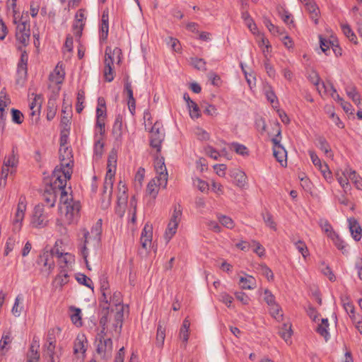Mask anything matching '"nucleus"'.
Segmentation results:
<instances>
[{
  "instance_id": "obj_28",
  "label": "nucleus",
  "mask_w": 362,
  "mask_h": 362,
  "mask_svg": "<svg viewBox=\"0 0 362 362\" xmlns=\"http://www.w3.org/2000/svg\"><path fill=\"white\" fill-rule=\"evenodd\" d=\"M70 309L72 311V313L71 314V320L72 322L77 327L81 326L82 321L81 309L75 307H71Z\"/></svg>"
},
{
  "instance_id": "obj_26",
  "label": "nucleus",
  "mask_w": 362,
  "mask_h": 362,
  "mask_svg": "<svg viewBox=\"0 0 362 362\" xmlns=\"http://www.w3.org/2000/svg\"><path fill=\"white\" fill-rule=\"evenodd\" d=\"M349 179L351 180L358 189H362V178L356 174L355 170L346 169Z\"/></svg>"
},
{
  "instance_id": "obj_42",
  "label": "nucleus",
  "mask_w": 362,
  "mask_h": 362,
  "mask_svg": "<svg viewBox=\"0 0 362 362\" xmlns=\"http://www.w3.org/2000/svg\"><path fill=\"white\" fill-rule=\"evenodd\" d=\"M109 303H112L116 306V308H120V306H124L122 304V293L119 291H115L111 296Z\"/></svg>"
},
{
  "instance_id": "obj_18",
  "label": "nucleus",
  "mask_w": 362,
  "mask_h": 362,
  "mask_svg": "<svg viewBox=\"0 0 362 362\" xmlns=\"http://www.w3.org/2000/svg\"><path fill=\"white\" fill-rule=\"evenodd\" d=\"M317 141L318 148L322 151L327 157H332L333 156L330 146L327 142V139L322 136H318L316 138Z\"/></svg>"
},
{
  "instance_id": "obj_16",
  "label": "nucleus",
  "mask_w": 362,
  "mask_h": 362,
  "mask_svg": "<svg viewBox=\"0 0 362 362\" xmlns=\"http://www.w3.org/2000/svg\"><path fill=\"white\" fill-rule=\"evenodd\" d=\"M349 230L353 238L356 241H359L361 238V228L357 221L354 218L349 219Z\"/></svg>"
},
{
  "instance_id": "obj_6",
  "label": "nucleus",
  "mask_w": 362,
  "mask_h": 362,
  "mask_svg": "<svg viewBox=\"0 0 362 362\" xmlns=\"http://www.w3.org/2000/svg\"><path fill=\"white\" fill-rule=\"evenodd\" d=\"M48 222L47 216L44 214L43 205L38 204L34 208L33 216L31 218V224L34 228H44Z\"/></svg>"
},
{
  "instance_id": "obj_34",
  "label": "nucleus",
  "mask_w": 362,
  "mask_h": 362,
  "mask_svg": "<svg viewBox=\"0 0 362 362\" xmlns=\"http://www.w3.org/2000/svg\"><path fill=\"white\" fill-rule=\"evenodd\" d=\"M52 192H49V190H46L43 194L45 202L49 205V207H53L56 202V191L52 190Z\"/></svg>"
},
{
  "instance_id": "obj_63",
  "label": "nucleus",
  "mask_w": 362,
  "mask_h": 362,
  "mask_svg": "<svg viewBox=\"0 0 362 362\" xmlns=\"http://www.w3.org/2000/svg\"><path fill=\"white\" fill-rule=\"evenodd\" d=\"M255 128L258 131H260L262 133L265 132L267 125H266L265 119L263 117H260L256 118L255 122Z\"/></svg>"
},
{
  "instance_id": "obj_55",
  "label": "nucleus",
  "mask_w": 362,
  "mask_h": 362,
  "mask_svg": "<svg viewBox=\"0 0 362 362\" xmlns=\"http://www.w3.org/2000/svg\"><path fill=\"white\" fill-rule=\"evenodd\" d=\"M175 221H170L168 226V228L165 232V235L168 236V238L170 239L177 231V228L179 223H174Z\"/></svg>"
},
{
  "instance_id": "obj_48",
  "label": "nucleus",
  "mask_w": 362,
  "mask_h": 362,
  "mask_svg": "<svg viewBox=\"0 0 362 362\" xmlns=\"http://www.w3.org/2000/svg\"><path fill=\"white\" fill-rule=\"evenodd\" d=\"M117 167V153L115 151H112L107 158V168L109 169H116Z\"/></svg>"
},
{
  "instance_id": "obj_58",
  "label": "nucleus",
  "mask_w": 362,
  "mask_h": 362,
  "mask_svg": "<svg viewBox=\"0 0 362 362\" xmlns=\"http://www.w3.org/2000/svg\"><path fill=\"white\" fill-rule=\"evenodd\" d=\"M165 329L161 325H158L157 328L156 341L158 346H162L165 340Z\"/></svg>"
},
{
  "instance_id": "obj_20",
  "label": "nucleus",
  "mask_w": 362,
  "mask_h": 362,
  "mask_svg": "<svg viewBox=\"0 0 362 362\" xmlns=\"http://www.w3.org/2000/svg\"><path fill=\"white\" fill-rule=\"evenodd\" d=\"M329 238L332 240L333 243L337 247V249L341 250L344 255L348 253V250L346 249V243L337 233H332V235L330 236Z\"/></svg>"
},
{
  "instance_id": "obj_4",
  "label": "nucleus",
  "mask_w": 362,
  "mask_h": 362,
  "mask_svg": "<svg viewBox=\"0 0 362 362\" xmlns=\"http://www.w3.org/2000/svg\"><path fill=\"white\" fill-rule=\"evenodd\" d=\"M28 55L25 50H21L20 61L17 68L16 84L23 86L26 80L28 74Z\"/></svg>"
},
{
  "instance_id": "obj_1",
  "label": "nucleus",
  "mask_w": 362,
  "mask_h": 362,
  "mask_svg": "<svg viewBox=\"0 0 362 362\" xmlns=\"http://www.w3.org/2000/svg\"><path fill=\"white\" fill-rule=\"evenodd\" d=\"M122 54V50L115 47L113 50L110 47H107L105 49V69H104V77L106 81L111 82L114 79V71H113V56L116 55L118 58V63L121 61L120 55Z\"/></svg>"
},
{
  "instance_id": "obj_24",
  "label": "nucleus",
  "mask_w": 362,
  "mask_h": 362,
  "mask_svg": "<svg viewBox=\"0 0 362 362\" xmlns=\"http://www.w3.org/2000/svg\"><path fill=\"white\" fill-rule=\"evenodd\" d=\"M322 88L324 89V93H327L329 91V89H330L332 93H331L332 97L338 102L340 103V104L344 102L342 98L339 96V95L337 93L336 88L334 87L333 84L332 83H325L324 82H322L321 83Z\"/></svg>"
},
{
  "instance_id": "obj_46",
  "label": "nucleus",
  "mask_w": 362,
  "mask_h": 362,
  "mask_svg": "<svg viewBox=\"0 0 362 362\" xmlns=\"http://www.w3.org/2000/svg\"><path fill=\"white\" fill-rule=\"evenodd\" d=\"M11 117L13 122L21 124L23 122V113L15 108L11 109Z\"/></svg>"
},
{
  "instance_id": "obj_43",
  "label": "nucleus",
  "mask_w": 362,
  "mask_h": 362,
  "mask_svg": "<svg viewBox=\"0 0 362 362\" xmlns=\"http://www.w3.org/2000/svg\"><path fill=\"white\" fill-rule=\"evenodd\" d=\"M187 107L189 109V115L192 118L197 119L200 117L199 107L195 102H191Z\"/></svg>"
},
{
  "instance_id": "obj_37",
  "label": "nucleus",
  "mask_w": 362,
  "mask_h": 362,
  "mask_svg": "<svg viewBox=\"0 0 362 362\" xmlns=\"http://www.w3.org/2000/svg\"><path fill=\"white\" fill-rule=\"evenodd\" d=\"M117 311L115 315V321L119 324V334L122 330L123 319H124V306H120V308H116Z\"/></svg>"
},
{
  "instance_id": "obj_53",
  "label": "nucleus",
  "mask_w": 362,
  "mask_h": 362,
  "mask_svg": "<svg viewBox=\"0 0 362 362\" xmlns=\"http://www.w3.org/2000/svg\"><path fill=\"white\" fill-rule=\"evenodd\" d=\"M192 63L194 67L198 70L206 71V62L201 58H193L192 59Z\"/></svg>"
},
{
  "instance_id": "obj_11",
  "label": "nucleus",
  "mask_w": 362,
  "mask_h": 362,
  "mask_svg": "<svg viewBox=\"0 0 362 362\" xmlns=\"http://www.w3.org/2000/svg\"><path fill=\"white\" fill-rule=\"evenodd\" d=\"M157 173L159 174L156 179L158 181L163 182V188H165L168 182V172L164 163V158L162 157L157 161L155 165Z\"/></svg>"
},
{
  "instance_id": "obj_36",
  "label": "nucleus",
  "mask_w": 362,
  "mask_h": 362,
  "mask_svg": "<svg viewBox=\"0 0 362 362\" xmlns=\"http://www.w3.org/2000/svg\"><path fill=\"white\" fill-rule=\"evenodd\" d=\"M85 101V92L83 90H80L77 94V103L76 105V110L77 113H81L83 108V103Z\"/></svg>"
},
{
  "instance_id": "obj_54",
  "label": "nucleus",
  "mask_w": 362,
  "mask_h": 362,
  "mask_svg": "<svg viewBox=\"0 0 362 362\" xmlns=\"http://www.w3.org/2000/svg\"><path fill=\"white\" fill-rule=\"evenodd\" d=\"M264 300L269 306H272L276 304L275 296L272 293L269 289H265L264 291Z\"/></svg>"
},
{
  "instance_id": "obj_5",
  "label": "nucleus",
  "mask_w": 362,
  "mask_h": 362,
  "mask_svg": "<svg viewBox=\"0 0 362 362\" xmlns=\"http://www.w3.org/2000/svg\"><path fill=\"white\" fill-rule=\"evenodd\" d=\"M30 37V23L28 21H23L17 25L16 37V40L26 47L29 44Z\"/></svg>"
},
{
  "instance_id": "obj_31",
  "label": "nucleus",
  "mask_w": 362,
  "mask_h": 362,
  "mask_svg": "<svg viewBox=\"0 0 362 362\" xmlns=\"http://www.w3.org/2000/svg\"><path fill=\"white\" fill-rule=\"evenodd\" d=\"M319 225H320L321 229L327 234L328 238H329L330 236L332 235V233H336L333 230L332 225L326 219H324V218L320 219Z\"/></svg>"
},
{
  "instance_id": "obj_57",
  "label": "nucleus",
  "mask_w": 362,
  "mask_h": 362,
  "mask_svg": "<svg viewBox=\"0 0 362 362\" xmlns=\"http://www.w3.org/2000/svg\"><path fill=\"white\" fill-rule=\"evenodd\" d=\"M324 178L328 181V182H331V180H332V172L330 171L328 165L327 163H324L322 166H320V168L319 169Z\"/></svg>"
},
{
  "instance_id": "obj_32",
  "label": "nucleus",
  "mask_w": 362,
  "mask_h": 362,
  "mask_svg": "<svg viewBox=\"0 0 362 362\" xmlns=\"http://www.w3.org/2000/svg\"><path fill=\"white\" fill-rule=\"evenodd\" d=\"M88 235H89V232L87 230H85L84 233H83L84 243H83V246L81 247V252H80L81 255L83 258L84 262H85L86 264H87V265H88V248L86 247V244L88 243Z\"/></svg>"
},
{
  "instance_id": "obj_64",
  "label": "nucleus",
  "mask_w": 362,
  "mask_h": 362,
  "mask_svg": "<svg viewBox=\"0 0 362 362\" xmlns=\"http://www.w3.org/2000/svg\"><path fill=\"white\" fill-rule=\"evenodd\" d=\"M235 296L237 300L240 301L244 305H247L250 300L249 296L242 291L235 292Z\"/></svg>"
},
{
  "instance_id": "obj_51",
  "label": "nucleus",
  "mask_w": 362,
  "mask_h": 362,
  "mask_svg": "<svg viewBox=\"0 0 362 362\" xmlns=\"http://www.w3.org/2000/svg\"><path fill=\"white\" fill-rule=\"evenodd\" d=\"M124 92L127 93L128 99H130L131 98H134L133 90L132 88L131 82L129 81V76L128 75L124 77Z\"/></svg>"
},
{
  "instance_id": "obj_19",
  "label": "nucleus",
  "mask_w": 362,
  "mask_h": 362,
  "mask_svg": "<svg viewBox=\"0 0 362 362\" xmlns=\"http://www.w3.org/2000/svg\"><path fill=\"white\" fill-rule=\"evenodd\" d=\"M62 112L64 114V115L62 117L61 119V124L64 126V127L68 128L70 127V118H71V105L68 104L65 105H63Z\"/></svg>"
},
{
  "instance_id": "obj_44",
  "label": "nucleus",
  "mask_w": 362,
  "mask_h": 362,
  "mask_svg": "<svg viewBox=\"0 0 362 362\" xmlns=\"http://www.w3.org/2000/svg\"><path fill=\"white\" fill-rule=\"evenodd\" d=\"M262 216L266 225L270 227L272 229L276 230V223L273 221L272 215L269 211H266L265 213H262Z\"/></svg>"
},
{
  "instance_id": "obj_12",
  "label": "nucleus",
  "mask_w": 362,
  "mask_h": 362,
  "mask_svg": "<svg viewBox=\"0 0 362 362\" xmlns=\"http://www.w3.org/2000/svg\"><path fill=\"white\" fill-rule=\"evenodd\" d=\"M81 209V204L78 202L66 204V211L65 216L69 223H72L76 217H78Z\"/></svg>"
},
{
  "instance_id": "obj_30",
  "label": "nucleus",
  "mask_w": 362,
  "mask_h": 362,
  "mask_svg": "<svg viewBox=\"0 0 362 362\" xmlns=\"http://www.w3.org/2000/svg\"><path fill=\"white\" fill-rule=\"evenodd\" d=\"M273 154L278 162L281 163H282L284 160L286 162V158L287 156V152L284 146L280 148H273Z\"/></svg>"
},
{
  "instance_id": "obj_62",
  "label": "nucleus",
  "mask_w": 362,
  "mask_h": 362,
  "mask_svg": "<svg viewBox=\"0 0 362 362\" xmlns=\"http://www.w3.org/2000/svg\"><path fill=\"white\" fill-rule=\"evenodd\" d=\"M315 331L320 336L324 337L325 341H327L330 339V334H329L328 330H327L326 328H325L322 324L318 325Z\"/></svg>"
},
{
  "instance_id": "obj_29",
  "label": "nucleus",
  "mask_w": 362,
  "mask_h": 362,
  "mask_svg": "<svg viewBox=\"0 0 362 362\" xmlns=\"http://www.w3.org/2000/svg\"><path fill=\"white\" fill-rule=\"evenodd\" d=\"M76 279L78 284L93 289V283L92 280L86 275L78 273L76 275Z\"/></svg>"
},
{
  "instance_id": "obj_22",
  "label": "nucleus",
  "mask_w": 362,
  "mask_h": 362,
  "mask_svg": "<svg viewBox=\"0 0 362 362\" xmlns=\"http://www.w3.org/2000/svg\"><path fill=\"white\" fill-rule=\"evenodd\" d=\"M16 147L13 146L11 153L4 158V165L6 168H15L18 164V158L16 153Z\"/></svg>"
},
{
  "instance_id": "obj_14",
  "label": "nucleus",
  "mask_w": 362,
  "mask_h": 362,
  "mask_svg": "<svg viewBox=\"0 0 362 362\" xmlns=\"http://www.w3.org/2000/svg\"><path fill=\"white\" fill-rule=\"evenodd\" d=\"M112 135L115 141L121 142L122 140V115L118 114L115 117V119L112 127Z\"/></svg>"
},
{
  "instance_id": "obj_27",
  "label": "nucleus",
  "mask_w": 362,
  "mask_h": 362,
  "mask_svg": "<svg viewBox=\"0 0 362 362\" xmlns=\"http://www.w3.org/2000/svg\"><path fill=\"white\" fill-rule=\"evenodd\" d=\"M337 179L340 184L341 187L344 189L345 192H346L350 188V185L349 182V177L346 173V170L344 172L341 173V175H339V173H336Z\"/></svg>"
},
{
  "instance_id": "obj_40",
  "label": "nucleus",
  "mask_w": 362,
  "mask_h": 362,
  "mask_svg": "<svg viewBox=\"0 0 362 362\" xmlns=\"http://www.w3.org/2000/svg\"><path fill=\"white\" fill-rule=\"evenodd\" d=\"M86 342V339L84 337V335L80 338L79 337H77L76 341L74 344V352L75 353H84L86 351L85 345L84 343Z\"/></svg>"
},
{
  "instance_id": "obj_3",
  "label": "nucleus",
  "mask_w": 362,
  "mask_h": 362,
  "mask_svg": "<svg viewBox=\"0 0 362 362\" xmlns=\"http://www.w3.org/2000/svg\"><path fill=\"white\" fill-rule=\"evenodd\" d=\"M165 134L161 122H156L151 130L150 145L156 149L158 153L161 151V144L164 140Z\"/></svg>"
},
{
  "instance_id": "obj_38",
  "label": "nucleus",
  "mask_w": 362,
  "mask_h": 362,
  "mask_svg": "<svg viewBox=\"0 0 362 362\" xmlns=\"http://www.w3.org/2000/svg\"><path fill=\"white\" fill-rule=\"evenodd\" d=\"M341 30L344 33V34L349 38V40L354 42V44H356V36L354 34V33L352 31L351 27L347 25H341Z\"/></svg>"
},
{
  "instance_id": "obj_13",
  "label": "nucleus",
  "mask_w": 362,
  "mask_h": 362,
  "mask_svg": "<svg viewBox=\"0 0 362 362\" xmlns=\"http://www.w3.org/2000/svg\"><path fill=\"white\" fill-rule=\"evenodd\" d=\"M230 176L233 179V182L240 188L244 187L247 183V176L240 169L235 168L230 170Z\"/></svg>"
},
{
  "instance_id": "obj_33",
  "label": "nucleus",
  "mask_w": 362,
  "mask_h": 362,
  "mask_svg": "<svg viewBox=\"0 0 362 362\" xmlns=\"http://www.w3.org/2000/svg\"><path fill=\"white\" fill-rule=\"evenodd\" d=\"M231 148L238 154H240L243 156L249 155V151L247 150V148L243 144H240L237 142H233L231 144Z\"/></svg>"
},
{
  "instance_id": "obj_47",
  "label": "nucleus",
  "mask_w": 362,
  "mask_h": 362,
  "mask_svg": "<svg viewBox=\"0 0 362 362\" xmlns=\"http://www.w3.org/2000/svg\"><path fill=\"white\" fill-rule=\"evenodd\" d=\"M296 249L300 252L304 258H306L307 256L309 255L308 249L305 245V243L299 240L294 243Z\"/></svg>"
},
{
  "instance_id": "obj_45",
  "label": "nucleus",
  "mask_w": 362,
  "mask_h": 362,
  "mask_svg": "<svg viewBox=\"0 0 362 362\" xmlns=\"http://www.w3.org/2000/svg\"><path fill=\"white\" fill-rule=\"evenodd\" d=\"M320 39V46L322 49V51L326 54L329 55V53L327 52L329 51V47L331 46L332 40H327L326 38H324L322 35L319 36Z\"/></svg>"
},
{
  "instance_id": "obj_60",
  "label": "nucleus",
  "mask_w": 362,
  "mask_h": 362,
  "mask_svg": "<svg viewBox=\"0 0 362 362\" xmlns=\"http://www.w3.org/2000/svg\"><path fill=\"white\" fill-rule=\"evenodd\" d=\"M262 274L268 279L272 281L274 279V274L269 267L265 264L260 265Z\"/></svg>"
},
{
  "instance_id": "obj_2",
  "label": "nucleus",
  "mask_w": 362,
  "mask_h": 362,
  "mask_svg": "<svg viewBox=\"0 0 362 362\" xmlns=\"http://www.w3.org/2000/svg\"><path fill=\"white\" fill-rule=\"evenodd\" d=\"M72 174L71 168L65 170L62 167L56 166L52 172V177L55 180L50 186V190L65 188L67 180L71 179Z\"/></svg>"
},
{
  "instance_id": "obj_9",
  "label": "nucleus",
  "mask_w": 362,
  "mask_h": 362,
  "mask_svg": "<svg viewBox=\"0 0 362 362\" xmlns=\"http://www.w3.org/2000/svg\"><path fill=\"white\" fill-rule=\"evenodd\" d=\"M112 187L113 182L105 180L103 184V197L101 200V206L103 209H107L110 206Z\"/></svg>"
},
{
  "instance_id": "obj_50",
  "label": "nucleus",
  "mask_w": 362,
  "mask_h": 362,
  "mask_svg": "<svg viewBox=\"0 0 362 362\" xmlns=\"http://www.w3.org/2000/svg\"><path fill=\"white\" fill-rule=\"evenodd\" d=\"M42 97L41 95L36 94L32 103L30 104V110H36L37 109L38 112H40L41 104H42Z\"/></svg>"
},
{
  "instance_id": "obj_21",
  "label": "nucleus",
  "mask_w": 362,
  "mask_h": 362,
  "mask_svg": "<svg viewBox=\"0 0 362 362\" xmlns=\"http://www.w3.org/2000/svg\"><path fill=\"white\" fill-rule=\"evenodd\" d=\"M240 287L243 289H253L256 287V280L255 279L248 275L246 277L241 276L240 278Z\"/></svg>"
},
{
  "instance_id": "obj_56",
  "label": "nucleus",
  "mask_w": 362,
  "mask_h": 362,
  "mask_svg": "<svg viewBox=\"0 0 362 362\" xmlns=\"http://www.w3.org/2000/svg\"><path fill=\"white\" fill-rule=\"evenodd\" d=\"M70 127H64L61 132L60 135V148L66 147V144L68 141V136L69 134Z\"/></svg>"
},
{
  "instance_id": "obj_25",
  "label": "nucleus",
  "mask_w": 362,
  "mask_h": 362,
  "mask_svg": "<svg viewBox=\"0 0 362 362\" xmlns=\"http://www.w3.org/2000/svg\"><path fill=\"white\" fill-rule=\"evenodd\" d=\"M346 93L347 95L353 100V102L358 105L361 103V96L356 88L354 86H348L346 88Z\"/></svg>"
},
{
  "instance_id": "obj_59",
  "label": "nucleus",
  "mask_w": 362,
  "mask_h": 362,
  "mask_svg": "<svg viewBox=\"0 0 362 362\" xmlns=\"http://www.w3.org/2000/svg\"><path fill=\"white\" fill-rule=\"evenodd\" d=\"M218 218L220 223L228 228H232L234 226L233 221L228 216H218Z\"/></svg>"
},
{
  "instance_id": "obj_8",
  "label": "nucleus",
  "mask_w": 362,
  "mask_h": 362,
  "mask_svg": "<svg viewBox=\"0 0 362 362\" xmlns=\"http://www.w3.org/2000/svg\"><path fill=\"white\" fill-rule=\"evenodd\" d=\"M112 351V340L110 338L106 339H99L97 346V352L103 358H109L111 357Z\"/></svg>"
},
{
  "instance_id": "obj_49",
  "label": "nucleus",
  "mask_w": 362,
  "mask_h": 362,
  "mask_svg": "<svg viewBox=\"0 0 362 362\" xmlns=\"http://www.w3.org/2000/svg\"><path fill=\"white\" fill-rule=\"evenodd\" d=\"M102 317L100 319L99 323L101 327H106L108 322V314H109V306H103L102 308Z\"/></svg>"
},
{
  "instance_id": "obj_41",
  "label": "nucleus",
  "mask_w": 362,
  "mask_h": 362,
  "mask_svg": "<svg viewBox=\"0 0 362 362\" xmlns=\"http://www.w3.org/2000/svg\"><path fill=\"white\" fill-rule=\"evenodd\" d=\"M182 216V207L180 204H177L174 206L173 213L172 214L170 221H175L174 223H179Z\"/></svg>"
},
{
  "instance_id": "obj_17",
  "label": "nucleus",
  "mask_w": 362,
  "mask_h": 362,
  "mask_svg": "<svg viewBox=\"0 0 362 362\" xmlns=\"http://www.w3.org/2000/svg\"><path fill=\"white\" fill-rule=\"evenodd\" d=\"M76 21L73 24L72 28L74 33V35L77 37H81L82 35V31L83 29L84 24L83 23V19L84 18V15L83 13H78L76 14Z\"/></svg>"
},
{
  "instance_id": "obj_39",
  "label": "nucleus",
  "mask_w": 362,
  "mask_h": 362,
  "mask_svg": "<svg viewBox=\"0 0 362 362\" xmlns=\"http://www.w3.org/2000/svg\"><path fill=\"white\" fill-rule=\"evenodd\" d=\"M47 107V120L51 121L54 119L57 111L54 100L49 99L48 100Z\"/></svg>"
},
{
  "instance_id": "obj_10",
  "label": "nucleus",
  "mask_w": 362,
  "mask_h": 362,
  "mask_svg": "<svg viewBox=\"0 0 362 362\" xmlns=\"http://www.w3.org/2000/svg\"><path fill=\"white\" fill-rule=\"evenodd\" d=\"M71 149L69 147H63L59 148L60 165L59 167L70 168L73 166L74 161L72 160Z\"/></svg>"
},
{
  "instance_id": "obj_23",
  "label": "nucleus",
  "mask_w": 362,
  "mask_h": 362,
  "mask_svg": "<svg viewBox=\"0 0 362 362\" xmlns=\"http://www.w3.org/2000/svg\"><path fill=\"white\" fill-rule=\"evenodd\" d=\"M278 333L280 335V337L287 343L288 341L291 339V337L293 334L291 325L284 323L282 325V327L279 329Z\"/></svg>"
},
{
  "instance_id": "obj_52",
  "label": "nucleus",
  "mask_w": 362,
  "mask_h": 362,
  "mask_svg": "<svg viewBox=\"0 0 362 362\" xmlns=\"http://www.w3.org/2000/svg\"><path fill=\"white\" fill-rule=\"evenodd\" d=\"M321 264L322 266L324 267L321 269L322 272L328 277L329 281H334L336 280V277L331 268L328 265H326L324 262H322Z\"/></svg>"
},
{
  "instance_id": "obj_35",
  "label": "nucleus",
  "mask_w": 362,
  "mask_h": 362,
  "mask_svg": "<svg viewBox=\"0 0 362 362\" xmlns=\"http://www.w3.org/2000/svg\"><path fill=\"white\" fill-rule=\"evenodd\" d=\"M303 3L306 9L311 15H315L316 17L318 16L319 8L313 0L305 1Z\"/></svg>"
},
{
  "instance_id": "obj_7",
  "label": "nucleus",
  "mask_w": 362,
  "mask_h": 362,
  "mask_svg": "<svg viewBox=\"0 0 362 362\" xmlns=\"http://www.w3.org/2000/svg\"><path fill=\"white\" fill-rule=\"evenodd\" d=\"M36 264L39 266L42 265L44 269L42 271L47 275H49L54 268V262L52 257V254L48 250H44L37 257Z\"/></svg>"
},
{
  "instance_id": "obj_15",
  "label": "nucleus",
  "mask_w": 362,
  "mask_h": 362,
  "mask_svg": "<svg viewBox=\"0 0 362 362\" xmlns=\"http://www.w3.org/2000/svg\"><path fill=\"white\" fill-rule=\"evenodd\" d=\"M160 186L163 187V181H158L156 177L151 180L146 187L147 194H149L153 199H155L158 195Z\"/></svg>"
},
{
  "instance_id": "obj_61",
  "label": "nucleus",
  "mask_w": 362,
  "mask_h": 362,
  "mask_svg": "<svg viewBox=\"0 0 362 362\" xmlns=\"http://www.w3.org/2000/svg\"><path fill=\"white\" fill-rule=\"evenodd\" d=\"M104 143L101 140H98L95 142L94 153L98 158H100L103 155Z\"/></svg>"
}]
</instances>
